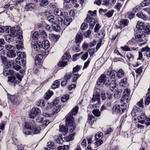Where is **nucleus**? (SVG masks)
I'll use <instances>...</instances> for the list:
<instances>
[{
	"mask_svg": "<svg viewBox=\"0 0 150 150\" xmlns=\"http://www.w3.org/2000/svg\"><path fill=\"white\" fill-rule=\"evenodd\" d=\"M150 34V25L145 26L142 30L137 33L135 35V39L137 41L142 42L144 41L147 35Z\"/></svg>",
	"mask_w": 150,
	"mask_h": 150,
	"instance_id": "nucleus-1",
	"label": "nucleus"
},
{
	"mask_svg": "<svg viewBox=\"0 0 150 150\" xmlns=\"http://www.w3.org/2000/svg\"><path fill=\"white\" fill-rule=\"evenodd\" d=\"M54 13L56 15L60 16V17H57L58 23L62 27H64L66 25L65 23L66 14L65 13L63 12V10L62 9H59L58 8H55L54 11Z\"/></svg>",
	"mask_w": 150,
	"mask_h": 150,
	"instance_id": "nucleus-2",
	"label": "nucleus"
},
{
	"mask_svg": "<svg viewBox=\"0 0 150 150\" xmlns=\"http://www.w3.org/2000/svg\"><path fill=\"white\" fill-rule=\"evenodd\" d=\"M79 107L76 106L72 109L66 117V124L74 122V119L73 115H76L77 113Z\"/></svg>",
	"mask_w": 150,
	"mask_h": 150,
	"instance_id": "nucleus-3",
	"label": "nucleus"
},
{
	"mask_svg": "<svg viewBox=\"0 0 150 150\" xmlns=\"http://www.w3.org/2000/svg\"><path fill=\"white\" fill-rule=\"evenodd\" d=\"M59 131L63 133V135H60L58 139L56 140V142L58 144H62L65 139L66 127L64 125L59 126Z\"/></svg>",
	"mask_w": 150,
	"mask_h": 150,
	"instance_id": "nucleus-4",
	"label": "nucleus"
},
{
	"mask_svg": "<svg viewBox=\"0 0 150 150\" xmlns=\"http://www.w3.org/2000/svg\"><path fill=\"white\" fill-rule=\"evenodd\" d=\"M126 107V106L125 105H115L112 108V112L113 114H115V113L120 114H122L125 110Z\"/></svg>",
	"mask_w": 150,
	"mask_h": 150,
	"instance_id": "nucleus-5",
	"label": "nucleus"
},
{
	"mask_svg": "<svg viewBox=\"0 0 150 150\" xmlns=\"http://www.w3.org/2000/svg\"><path fill=\"white\" fill-rule=\"evenodd\" d=\"M130 91L128 89H125L122 96V97L120 99V102L122 103L125 104L128 103L130 99L129 94Z\"/></svg>",
	"mask_w": 150,
	"mask_h": 150,
	"instance_id": "nucleus-6",
	"label": "nucleus"
},
{
	"mask_svg": "<svg viewBox=\"0 0 150 150\" xmlns=\"http://www.w3.org/2000/svg\"><path fill=\"white\" fill-rule=\"evenodd\" d=\"M5 31L8 34L14 37L16 36L18 32V30L16 29L15 27L13 28L9 26L6 27Z\"/></svg>",
	"mask_w": 150,
	"mask_h": 150,
	"instance_id": "nucleus-7",
	"label": "nucleus"
},
{
	"mask_svg": "<svg viewBox=\"0 0 150 150\" xmlns=\"http://www.w3.org/2000/svg\"><path fill=\"white\" fill-rule=\"evenodd\" d=\"M40 110L38 108H33L30 111L29 114V117L31 119H33L37 115L40 113Z\"/></svg>",
	"mask_w": 150,
	"mask_h": 150,
	"instance_id": "nucleus-8",
	"label": "nucleus"
},
{
	"mask_svg": "<svg viewBox=\"0 0 150 150\" xmlns=\"http://www.w3.org/2000/svg\"><path fill=\"white\" fill-rule=\"evenodd\" d=\"M88 13L90 14H88L87 16V17L86 18V22L89 23L91 22L92 19L93 18H92L93 16H95L96 15V11H94L92 12L91 11H89Z\"/></svg>",
	"mask_w": 150,
	"mask_h": 150,
	"instance_id": "nucleus-9",
	"label": "nucleus"
},
{
	"mask_svg": "<svg viewBox=\"0 0 150 150\" xmlns=\"http://www.w3.org/2000/svg\"><path fill=\"white\" fill-rule=\"evenodd\" d=\"M32 47H33L36 51H38L42 47L41 42L39 41H36L33 43Z\"/></svg>",
	"mask_w": 150,
	"mask_h": 150,
	"instance_id": "nucleus-10",
	"label": "nucleus"
},
{
	"mask_svg": "<svg viewBox=\"0 0 150 150\" xmlns=\"http://www.w3.org/2000/svg\"><path fill=\"white\" fill-rule=\"evenodd\" d=\"M47 20L51 23H54L56 22H58L57 17H54L53 15H50L47 18Z\"/></svg>",
	"mask_w": 150,
	"mask_h": 150,
	"instance_id": "nucleus-11",
	"label": "nucleus"
},
{
	"mask_svg": "<svg viewBox=\"0 0 150 150\" xmlns=\"http://www.w3.org/2000/svg\"><path fill=\"white\" fill-rule=\"evenodd\" d=\"M76 127V125L74 122L66 124V129L67 128V129L71 132H72Z\"/></svg>",
	"mask_w": 150,
	"mask_h": 150,
	"instance_id": "nucleus-12",
	"label": "nucleus"
},
{
	"mask_svg": "<svg viewBox=\"0 0 150 150\" xmlns=\"http://www.w3.org/2000/svg\"><path fill=\"white\" fill-rule=\"evenodd\" d=\"M106 77L105 75H101L99 78V79L97 81V84L99 86L103 84L106 81Z\"/></svg>",
	"mask_w": 150,
	"mask_h": 150,
	"instance_id": "nucleus-13",
	"label": "nucleus"
},
{
	"mask_svg": "<svg viewBox=\"0 0 150 150\" xmlns=\"http://www.w3.org/2000/svg\"><path fill=\"white\" fill-rule=\"evenodd\" d=\"M128 77H125L122 79L119 83L120 86L122 87H126L128 85Z\"/></svg>",
	"mask_w": 150,
	"mask_h": 150,
	"instance_id": "nucleus-14",
	"label": "nucleus"
},
{
	"mask_svg": "<svg viewBox=\"0 0 150 150\" xmlns=\"http://www.w3.org/2000/svg\"><path fill=\"white\" fill-rule=\"evenodd\" d=\"M115 92L114 95V97L116 99L120 98L122 94V89L117 88L116 90H115L114 91H112Z\"/></svg>",
	"mask_w": 150,
	"mask_h": 150,
	"instance_id": "nucleus-15",
	"label": "nucleus"
},
{
	"mask_svg": "<svg viewBox=\"0 0 150 150\" xmlns=\"http://www.w3.org/2000/svg\"><path fill=\"white\" fill-rule=\"evenodd\" d=\"M66 52H65L64 55L62 57L61 60L59 62L58 64V66L61 67H63L66 65Z\"/></svg>",
	"mask_w": 150,
	"mask_h": 150,
	"instance_id": "nucleus-16",
	"label": "nucleus"
},
{
	"mask_svg": "<svg viewBox=\"0 0 150 150\" xmlns=\"http://www.w3.org/2000/svg\"><path fill=\"white\" fill-rule=\"evenodd\" d=\"M118 88L116 86V81L115 80H112L110 84V89L111 91H114Z\"/></svg>",
	"mask_w": 150,
	"mask_h": 150,
	"instance_id": "nucleus-17",
	"label": "nucleus"
},
{
	"mask_svg": "<svg viewBox=\"0 0 150 150\" xmlns=\"http://www.w3.org/2000/svg\"><path fill=\"white\" fill-rule=\"evenodd\" d=\"M43 58V55L41 54H38L35 57V65H39L41 62V60Z\"/></svg>",
	"mask_w": 150,
	"mask_h": 150,
	"instance_id": "nucleus-18",
	"label": "nucleus"
},
{
	"mask_svg": "<svg viewBox=\"0 0 150 150\" xmlns=\"http://www.w3.org/2000/svg\"><path fill=\"white\" fill-rule=\"evenodd\" d=\"M14 74V71L13 70L8 68H5L3 72V74L5 76L12 75H13Z\"/></svg>",
	"mask_w": 150,
	"mask_h": 150,
	"instance_id": "nucleus-19",
	"label": "nucleus"
},
{
	"mask_svg": "<svg viewBox=\"0 0 150 150\" xmlns=\"http://www.w3.org/2000/svg\"><path fill=\"white\" fill-rule=\"evenodd\" d=\"M33 123H34L33 120H31L29 122H25L24 127L27 129H31L33 128L34 126V125L33 124Z\"/></svg>",
	"mask_w": 150,
	"mask_h": 150,
	"instance_id": "nucleus-20",
	"label": "nucleus"
},
{
	"mask_svg": "<svg viewBox=\"0 0 150 150\" xmlns=\"http://www.w3.org/2000/svg\"><path fill=\"white\" fill-rule=\"evenodd\" d=\"M116 76L119 79H120L124 75L125 72L122 69H120L116 72Z\"/></svg>",
	"mask_w": 150,
	"mask_h": 150,
	"instance_id": "nucleus-21",
	"label": "nucleus"
},
{
	"mask_svg": "<svg viewBox=\"0 0 150 150\" xmlns=\"http://www.w3.org/2000/svg\"><path fill=\"white\" fill-rule=\"evenodd\" d=\"M82 34L80 33H78L76 37V44L80 43L82 40Z\"/></svg>",
	"mask_w": 150,
	"mask_h": 150,
	"instance_id": "nucleus-22",
	"label": "nucleus"
},
{
	"mask_svg": "<svg viewBox=\"0 0 150 150\" xmlns=\"http://www.w3.org/2000/svg\"><path fill=\"white\" fill-rule=\"evenodd\" d=\"M7 56L10 58H13L16 56V54L14 50L8 51L6 54Z\"/></svg>",
	"mask_w": 150,
	"mask_h": 150,
	"instance_id": "nucleus-23",
	"label": "nucleus"
},
{
	"mask_svg": "<svg viewBox=\"0 0 150 150\" xmlns=\"http://www.w3.org/2000/svg\"><path fill=\"white\" fill-rule=\"evenodd\" d=\"M42 47L44 49H47L50 46V44L49 41L47 40H44L41 43Z\"/></svg>",
	"mask_w": 150,
	"mask_h": 150,
	"instance_id": "nucleus-24",
	"label": "nucleus"
},
{
	"mask_svg": "<svg viewBox=\"0 0 150 150\" xmlns=\"http://www.w3.org/2000/svg\"><path fill=\"white\" fill-rule=\"evenodd\" d=\"M35 6V5L33 3H30L26 5L24 8L25 10L26 11L28 10H31L32 9L34 8Z\"/></svg>",
	"mask_w": 150,
	"mask_h": 150,
	"instance_id": "nucleus-25",
	"label": "nucleus"
},
{
	"mask_svg": "<svg viewBox=\"0 0 150 150\" xmlns=\"http://www.w3.org/2000/svg\"><path fill=\"white\" fill-rule=\"evenodd\" d=\"M126 57L127 60L129 62L133 61L134 58V55L130 52H128L127 53Z\"/></svg>",
	"mask_w": 150,
	"mask_h": 150,
	"instance_id": "nucleus-26",
	"label": "nucleus"
},
{
	"mask_svg": "<svg viewBox=\"0 0 150 150\" xmlns=\"http://www.w3.org/2000/svg\"><path fill=\"white\" fill-rule=\"evenodd\" d=\"M88 122L91 125H92L95 121L94 117L92 114L88 115Z\"/></svg>",
	"mask_w": 150,
	"mask_h": 150,
	"instance_id": "nucleus-27",
	"label": "nucleus"
},
{
	"mask_svg": "<svg viewBox=\"0 0 150 150\" xmlns=\"http://www.w3.org/2000/svg\"><path fill=\"white\" fill-rule=\"evenodd\" d=\"M14 37L8 34L5 36V39L6 41L9 42H10L13 41Z\"/></svg>",
	"mask_w": 150,
	"mask_h": 150,
	"instance_id": "nucleus-28",
	"label": "nucleus"
},
{
	"mask_svg": "<svg viewBox=\"0 0 150 150\" xmlns=\"http://www.w3.org/2000/svg\"><path fill=\"white\" fill-rule=\"evenodd\" d=\"M52 29L53 30L56 32H58L60 30V26L56 23H53L52 25Z\"/></svg>",
	"mask_w": 150,
	"mask_h": 150,
	"instance_id": "nucleus-29",
	"label": "nucleus"
},
{
	"mask_svg": "<svg viewBox=\"0 0 150 150\" xmlns=\"http://www.w3.org/2000/svg\"><path fill=\"white\" fill-rule=\"evenodd\" d=\"M144 25L143 23L139 21L138 22L136 25V28H137L142 31L144 29Z\"/></svg>",
	"mask_w": 150,
	"mask_h": 150,
	"instance_id": "nucleus-30",
	"label": "nucleus"
},
{
	"mask_svg": "<svg viewBox=\"0 0 150 150\" xmlns=\"http://www.w3.org/2000/svg\"><path fill=\"white\" fill-rule=\"evenodd\" d=\"M116 71L115 70H112L111 71H108L107 72V75L108 76H110V77L111 79H114L115 76V74L116 73Z\"/></svg>",
	"mask_w": 150,
	"mask_h": 150,
	"instance_id": "nucleus-31",
	"label": "nucleus"
},
{
	"mask_svg": "<svg viewBox=\"0 0 150 150\" xmlns=\"http://www.w3.org/2000/svg\"><path fill=\"white\" fill-rule=\"evenodd\" d=\"M129 23L128 20L127 19H121L120 21V24L122 25L124 27L128 25Z\"/></svg>",
	"mask_w": 150,
	"mask_h": 150,
	"instance_id": "nucleus-32",
	"label": "nucleus"
},
{
	"mask_svg": "<svg viewBox=\"0 0 150 150\" xmlns=\"http://www.w3.org/2000/svg\"><path fill=\"white\" fill-rule=\"evenodd\" d=\"M136 15L137 17L144 20H146L147 19L146 16L145 14H143L141 12L138 13Z\"/></svg>",
	"mask_w": 150,
	"mask_h": 150,
	"instance_id": "nucleus-33",
	"label": "nucleus"
},
{
	"mask_svg": "<svg viewBox=\"0 0 150 150\" xmlns=\"http://www.w3.org/2000/svg\"><path fill=\"white\" fill-rule=\"evenodd\" d=\"M141 111V109L139 108L138 107L134 106L132 110V113H134L135 114V116H136V115L135 114L136 112H140Z\"/></svg>",
	"mask_w": 150,
	"mask_h": 150,
	"instance_id": "nucleus-34",
	"label": "nucleus"
},
{
	"mask_svg": "<svg viewBox=\"0 0 150 150\" xmlns=\"http://www.w3.org/2000/svg\"><path fill=\"white\" fill-rule=\"evenodd\" d=\"M61 107H55L52 109V114L54 115L57 114L59 111Z\"/></svg>",
	"mask_w": 150,
	"mask_h": 150,
	"instance_id": "nucleus-35",
	"label": "nucleus"
},
{
	"mask_svg": "<svg viewBox=\"0 0 150 150\" xmlns=\"http://www.w3.org/2000/svg\"><path fill=\"white\" fill-rule=\"evenodd\" d=\"M60 84V83L58 80H56L54 82L53 84L52 85V88L53 89H54L58 88Z\"/></svg>",
	"mask_w": 150,
	"mask_h": 150,
	"instance_id": "nucleus-36",
	"label": "nucleus"
},
{
	"mask_svg": "<svg viewBox=\"0 0 150 150\" xmlns=\"http://www.w3.org/2000/svg\"><path fill=\"white\" fill-rule=\"evenodd\" d=\"M72 79L71 82L75 83L76 81L80 77V75L78 74H73L72 75Z\"/></svg>",
	"mask_w": 150,
	"mask_h": 150,
	"instance_id": "nucleus-37",
	"label": "nucleus"
},
{
	"mask_svg": "<svg viewBox=\"0 0 150 150\" xmlns=\"http://www.w3.org/2000/svg\"><path fill=\"white\" fill-rule=\"evenodd\" d=\"M92 112L95 116L99 117L100 115V112L98 109H94L92 111Z\"/></svg>",
	"mask_w": 150,
	"mask_h": 150,
	"instance_id": "nucleus-38",
	"label": "nucleus"
},
{
	"mask_svg": "<svg viewBox=\"0 0 150 150\" xmlns=\"http://www.w3.org/2000/svg\"><path fill=\"white\" fill-rule=\"evenodd\" d=\"M96 140V142L94 143L95 147V148H97L100 146L103 143V142L102 140L100 139Z\"/></svg>",
	"mask_w": 150,
	"mask_h": 150,
	"instance_id": "nucleus-39",
	"label": "nucleus"
},
{
	"mask_svg": "<svg viewBox=\"0 0 150 150\" xmlns=\"http://www.w3.org/2000/svg\"><path fill=\"white\" fill-rule=\"evenodd\" d=\"M114 12V10H109L105 13V16H106L108 18L111 17L112 16Z\"/></svg>",
	"mask_w": 150,
	"mask_h": 150,
	"instance_id": "nucleus-40",
	"label": "nucleus"
},
{
	"mask_svg": "<svg viewBox=\"0 0 150 150\" xmlns=\"http://www.w3.org/2000/svg\"><path fill=\"white\" fill-rule=\"evenodd\" d=\"M103 133L101 132H98L96 134L95 136V140H101V139L103 137Z\"/></svg>",
	"mask_w": 150,
	"mask_h": 150,
	"instance_id": "nucleus-41",
	"label": "nucleus"
},
{
	"mask_svg": "<svg viewBox=\"0 0 150 150\" xmlns=\"http://www.w3.org/2000/svg\"><path fill=\"white\" fill-rule=\"evenodd\" d=\"M18 44L16 45V47L18 50L21 49L23 48V42L22 41H19L17 42Z\"/></svg>",
	"mask_w": 150,
	"mask_h": 150,
	"instance_id": "nucleus-42",
	"label": "nucleus"
},
{
	"mask_svg": "<svg viewBox=\"0 0 150 150\" xmlns=\"http://www.w3.org/2000/svg\"><path fill=\"white\" fill-rule=\"evenodd\" d=\"M97 22L95 18L92 19L89 25L90 28L91 29H93L95 24L97 23Z\"/></svg>",
	"mask_w": 150,
	"mask_h": 150,
	"instance_id": "nucleus-43",
	"label": "nucleus"
},
{
	"mask_svg": "<svg viewBox=\"0 0 150 150\" xmlns=\"http://www.w3.org/2000/svg\"><path fill=\"white\" fill-rule=\"evenodd\" d=\"M53 94V93L50 91H49L48 92L46 93L45 94V98L46 99H48L50 98Z\"/></svg>",
	"mask_w": 150,
	"mask_h": 150,
	"instance_id": "nucleus-44",
	"label": "nucleus"
},
{
	"mask_svg": "<svg viewBox=\"0 0 150 150\" xmlns=\"http://www.w3.org/2000/svg\"><path fill=\"white\" fill-rule=\"evenodd\" d=\"M74 133H73L67 137H66V142H69L73 140L74 139Z\"/></svg>",
	"mask_w": 150,
	"mask_h": 150,
	"instance_id": "nucleus-45",
	"label": "nucleus"
},
{
	"mask_svg": "<svg viewBox=\"0 0 150 150\" xmlns=\"http://www.w3.org/2000/svg\"><path fill=\"white\" fill-rule=\"evenodd\" d=\"M48 4L47 0H42L40 2L39 4L41 6H47Z\"/></svg>",
	"mask_w": 150,
	"mask_h": 150,
	"instance_id": "nucleus-46",
	"label": "nucleus"
},
{
	"mask_svg": "<svg viewBox=\"0 0 150 150\" xmlns=\"http://www.w3.org/2000/svg\"><path fill=\"white\" fill-rule=\"evenodd\" d=\"M14 46L9 45H6L5 46V48L8 51L14 50Z\"/></svg>",
	"mask_w": 150,
	"mask_h": 150,
	"instance_id": "nucleus-47",
	"label": "nucleus"
},
{
	"mask_svg": "<svg viewBox=\"0 0 150 150\" xmlns=\"http://www.w3.org/2000/svg\"><path fill=\"white\" fill-rule=\"evenodd\" d=\"M38 106L43 107L44 106V101L43 100H39L36 103Z\"/></svg>",
	"mask_w": 150,
	"mask_h": 150,
	"instance_id": "nucleus-48",
	"label": "nucleus"
},
{
	"mask_svg": "<svg viewBox=\"0 0 150 150\" xmlns=\"http://www.w3.org/2000/svg\"><path fill=\"white\" fill-rule=\"evenodd\" d=\"M17 55L18 57H20V59L24 58L25 57V54L23 52H17Z\"/></svg>",
	"mask_w": 150,
	"mask_h": 150,
	"instance_id": "nucleus-49",
	"label": "nucleus"
},
{
	"mask_svg": "<svg viewBox=\"0 0 150 150\" xmlns=\"http://www.w3.org/2000/svg\"><path fill=\"white\" fill-rule=\"evenodd\" d=\"M17 35L16 42H19V41H23V36L21 33H18Z\"/></svg>",
	"mask_w": 150,
	"mask_h": 150,
	"instance_id": "nucleus-50",
	"label": "nucleus"
},
{
	"mask_svg": "<svg viewBox=\"0 0 150 150\" xmlns=\"http://www.w3.org/2000/svg\"><path fill=\"white\" fill-rule=\"evenodd\" d=\"M144 103L145 105H148L150 103V96H148L145 98Z\"/></svg>",
	"mask_w": 150,
	"mask_h": 150,
	"instance_id": "nucleus-51",
	"label": "nucleus"
},
{
	"mask_svg": "<svg viewBox=\"0 0 150 150\" xmlns=\"http://www.w3.org/2000/svg\"><path fill=\"white\" fill-rule=\"evenodd\" d=\"M59 101V100L58 98H55L54 100L50 103V104L51 105L55 106L56 104H58Z\"/></svg>",
	"mask_w": 150,
	"mask_h": 150,
	"instance_id": "nucleus-52",
	"label": "nucleus"
},
{
	"mask_svg": "<svg viewBox=\"0 0 150 150\" xmlns=\"http://www.w3.org/2000/svg\"><path fill=\"white\" fill-rule=\"evenodd\" d=\"M33 134H37L39 132L41 128L39 127H38L33 128Z\"/></svg>",
	"mask_w": 150,
	"mask_h": 150,
	"instance_id": "nucleus-53",
	"label": "nucleus"
},
{
	"mask_svg": "<svg viewBox=\"0 0 150 150\" xmlns=\"http://www.w3.org/2000/svg\"><path fill=\"white\" fill-rule=\"evenodd\" d=\"M88 25L86 23H83L81 26V29L82 30H84L86 29L88 27Z\"/></svg>",
	"mask_w": 150,
	"mask_h": 150,
	"instance_id": "nucleus-54",
	"label": "nucleus"
},
{
	"mask_svg": "<svg viewBox=\"0 0 150 150\" xmlns=\"http://www.w3.org/2000/svg\"><path fill=\"white\" fill-rule=\"evenodd\" d=\"M142 72V67H140L139 68L135 70V72L136 73V75L137 76L140 75V74Z\"/></svg>",
	"mask_w": 150,
	"mask_h": 150,
	"instance_id": "nucleus-55",
	"label": "nucleus"
},
{
	"mask_svg": "<svg viewBox=\"0 0 150 150\" xmlns=\"http://www.w3.org/2000/svg\"><path fill=\"white\" fill-rule=\"evenodd\" d=\"M143 99H141L140 101H139L137 103V105L138 106L142 108H143L144 105H143Z\"/></svg>",
	"mask_w": 150,
	"mask_h": 150,
	"instance_id": "nucleus-56",
	"label": "nucleus"
},
{
	"mask_svg": "<svg viewBox=\"0 0 150 150\" xmlns=\"http://www.w3.org/2000/svg\"><path fill=\"white\" fill-rule=\"evenodd\" d=\"M23 0H16L13 2V4L17 6H19L21 5V4L23 2Z\"/></svg>",
	"mask_w": 150,
	"mask_h": 150,
	"instance_id": "nucleus-57",
	"label": "nucleus"
},
{
	"mask_svg": "<svg viewBox=\"0 0 150 150\" xmlns=\"http://www.w3.org/2000/svg\"><path fill=\"white\" fill-rule=\"evenodd\" d=\"M39 34L37 32H35L32 35V37L33 39H38Z\"/></svg>",
	"mask_w": 150,
	"mask_h": 150,
	"instance_id": "nucleus-58",
	"label": "nucleus"
},
{
	"mask_svg": "<svg viewBox=\"0 0 150 150\" xmlns=\"http://www.w3.org/2000/svg\"><path fill=\"white\" fill-rule=\"evenodd\" d=\"M121 49L124 51H130V48L127 45H125L124 47H121Z\"/></svg>",
	"mask_w": 150,
	"mask_h": 150,
	"instance_id": "nucleus-59",
	"label": "nucleus"
},
{
	"mask_svg": "<svg viewBox=\"0 0 150 150\" xmlns=\"http://www.w3.org/2000/svg\"><path fill=\"white\" fill-rule=\"evenodd\" d=\"M100 99H98V102L96 103L95 105L93 104V105L92 107L93 108H98L99 107L100 103Z\"/></svg>",
	"mask_w": 150,
	"mask_h": 150,
	"instance_id": "nucleus-60",
	"label": "nucleus"
},
{
	"mask_svg": "<svg viewBox=\"0 0 150 150\" xmlns=\"http://www.w3.org/2000/svg\"><path fill=\"white\" fill-rule=\"evenodd\" d=\"M15 79L16 78L15 76H9L8 77V81L11 83L14 82Z\"/></svg>",
	"mask_w": 150,
	"mask_h": 150,
	"instance_id": "nucleus-61",
	"label": "nucleus"
},
{
	"mask_svg": "<svg viewBox=\"0 0 150 150\" xmlns=\"http://www.w3.org/2000/svg\"><path fill=\"white\" fill-rule=\"evenodd\" d=\"M13 62L12 61H6V62L4 63L5 65V66L6 67V68H8L9 67L11 66V64Z\"/></svg>",
	"mask_w": 150,
	"mask_h": 150,
	"instance_id": "nucleus-62",
	"label": "nucleus"
},
{
	"mask_svg": "<svg viewBox=\"0 0 150 150\" xmlns=\"http://www.w3.org/2000/svg\"><path fill=\"white\" fill-rule=\"evenodd\" d=\"M81 67L79 65H77L75 67L73 68L72 73H74L76 72L77 71H79Z\"/></svg>",
	"mask_w": 150,
	"mask_h": 150,
	"instance_id": "nucleus-63",
	"label": "nucleus"
},
{
	"mask_svg": "<svg viewBox=\"0 0 150 150\" xmlns=\"http://www.w3.org/2000/svg\"><path fill=\"white\" fill-rule=\"evenodd\" d=\"M127 14L128 18L130 19H131L132 18L135 16L134 14L133 13L131 12L127 13Z\"/></svg>",
	"mask_w": 150,
	"mask_h": 150,
	"instance_id": "nucleus-64",
	"label": "nucleus"
}]
</instances>
